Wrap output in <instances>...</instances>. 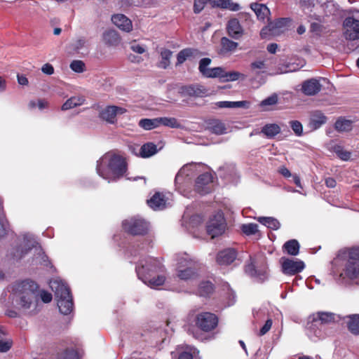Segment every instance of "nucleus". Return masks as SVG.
I'll list each match as a JSON object with an SVG mask.
<instances>
[{
  "mask_svg": "<svg viewBox=\"0 0 359 359\" xmlns=\"http://www.w3.org/2000/svg\"><path fill=\"white\" fill-rule=\"evenodd\" d=\"M332 264L342 279L357 278L359 276V247L339 250Z\"/></svg>",
  "mask_w": 359,
  "mask_h": 359,
  "instance_id": "nucleus-1",
  "label": "nucleus"
},
{
  "mask_svg": "<svg viewBox=\"0 0 359 359\" xmlns=\"http://www.w3.org/2000/svg\"><path fill=\"white\" fill-rule=\"evenodd\" d=\"M39 285L29 279L16 281L11 285L13 299L24 309H29L37 302Z\"/></svg>",
  "mask_w": 359,
  "mask_h": 359,
  "instance_id": "nucleus-2",
  "label": "nucleus"
},
{
  "mask_svg": "<svg viewBox=\"0 0 359 359\" xmlns=\"http://www.w3.org/2000/svg\"><path fill=\"white\" fill-rule=\"evenodd\" d=\"M188 320L204 332L212 331L218 325L217 316L211 312H201L194 315V312L191 311L188 315Z\"/></svg>",
  "mask_w": 359,
  "mask_h": 359,
  "instance_id": "nucleus-3",
  "label": "nucleus"
},
{
  "mask_svg": "<svg viewBox=\"0 0 359 359\" xmlns=\"http://www.w3.org/2000/svg\"><path fill=\"white\" fill-rule=\"evenodd\" d=\"M55 295L58 298L57 306L61 313L69 314L74 307L72 296L69 287L64 283H57Z\"/></svg>",
  "mask_w": 359,
  "mask_h": 359,
  "instance_id": "nucleus-4",
  "label": "nucleus"
},
{
  "mask_svg": "<svg viewBox=\"0 0 359 359\" xmlns=\"http://www.w3.org/2000/svg\"><path fill=\"white\" fill-rule=\"evenodd\" d=\"M335 321V315L331 312H318L309 327L310 331L318 338L323 337L324 326Z\"/></svg>",
  "mask_w": 359,
  "mask_h": 359,
  "instance_id": "nucleus-5",
  "label": "nucleus"
},
{
  "mask_svg": "<svg viewBox=\"0 0 359 359\" xmlns=\"http://www.w3.org/2000/svg\"><path fill=\"white\" fill-rule=\"evenodd\" d=\"M125 232L133 236H144L148 233L149 223L142 218L131 217L122 222Z\"/></svg>",
  "mask_w": 359,
  "mask_h": 359,
  "instance_id": "nucleus-6",
  "label": "nucleus"
},
{
  "mask_svg": "<svg viewBox=\"0 0 359 359\" xmlns=\"http://www.w3.org/2000/svg\"><path fill=\"white\" fill-rule=\"evenodd\" d=\"M226 223L222 212H217L210 218L206 225L208 235L214 238L224 233Z\"/></svg>",
  "mask_w": 359,
  "mask_h": 359,
  "instance_id": "nucleus-7",
  "label": "nucleus"
},
{
  "mask_svg": "<svg viewBox=\"0 0 359 359\" xmlns=\"http://www.w3.org/2000/svg\"><path fill=\"white\" fill-rule=\"evenodd\" d=\"M358 16L355 18L353 16H348L343 22V35L346 40L355 41L359 39V12Z\"/></svg>",
  "mask_w": 359,
  "mask_h": 359,
  "instance_id": "nucleus-8",
  "label": "nucleus"
},
{
  "mask_svg": "<svg viewBox=\"0 0 359 359\" xmlns=\"http://www.w3.org/2000/svg\"><path fill=\"white\" fill-rule=\"evenodd\" d=\"M213 179L212 174L208 172L198 175L195 180V191L201 195H205L210 193L213 189Z\"/></svg>",
  "mask_w": 359,
  "mask_h": 359,
  "instance_id": "nucleus-9",
  "label": "nucleus"
},
{
  "mask_svg": "<svg viewBox=\"0 0 359 359\" xmlns=\"http://www.w3.org/2000/svg\"><path fill=\"white\" fill-rule=\"evenodd\" d=\"M210 63L211 59L208 57L202 58L199 62V72L206 78H219L222 79L224 69L221 67L208 68Z\"/></svg>",
  "mask_w": 359,
  "mask_h": 359,
  "instance_id": "nucleus-10",
  "label": "nucleus"
},
{
  "mask_svg": "<svg viewBox=\"0 0 359 359\" xmlns=\"http://www.w3.org/2000/svg\"><path fill=\"white\" fill-rule=\"evenodd\" d=\"M282 271L287 276H294L305 267L304 262L299 259H292L289 258L281 259Z\"/></svg>",
  "mask_w": 359,
  "mask_h": 359,
  "instance_id": "nucleus-11",
  "label": "nucleus"
},
{
  "mask_svg": "<svg viewBox=\"0 0 359 359\" xmlns=\"http://www.w3.org/2000/svg\"><path fill=\"white\" fill-rule=\"evenodd\" d=\"M126 111V109L114 106V105H109L106 107L104 109H102L99 111V118L102 119V121H104L109 123L113 124L116 121V115L117 114H123Z\"/></svg>",
  "mask_w": 359,
  "mask_h": 359,
  "instance_id": "nucleus-12",
  "label": "nucleus"
},
{
  "mask_svg": "<svg viewBox=\"0 0 359 359\" xmlns=\"http://www.w3.org/2000/svg\"><path fill=\"white\" fill-rule=\"evenodd\" d=\"M108 167L116 177H120L126 172L127 163L121 156L114 155L109 161Z\"/></svg>",
  "mask_w": 359,
  "mask_h": 359,
  "instance_id": "nucleus-13",
  "label": "nucleus"
},
{
  "mask_svg": "<svg viewBox=\"0 0 359 359\" xmlns=\"http://www.w3.org/2000/svg\"><path fill=\"white\" fill-rule=\"evenodd\" d=\"M180 93L182 97H203L208 95V90L203 86L191 84L182 86Z\"/></svg>",
  "mask_w": 359,
  "mask_h": 359,
  "instance_id": "nucleus-14",
  "label": "nucleus"
},
{
  "mask_svg": "<svg viewBox=\"0 0 359 359\" xmlns=\"http://www.w3.org/2000/svg\"><path fill=\"white\" fill-rule=\"evenodd\" d=\"M238 252L234 248H226L217 254L216 262L220 266H228L236 259Z\"/></svg>",
  "mask_w": 359,
  "mask_h": 359,
  "instance_id": "nucleus-15",
  "label": "nucleus"
},
{
  "mask_svg": "<svg viewBox=\"0 0 359 359\" xmlns=\"http://www.w3.org/2000/svg\"><path fill=\"white\" fill-rule=\"evenodd\" d=\"M322 85L317 79H309L302 84V92L308 96L316 95L321 90Z\"/></svg>",
  "mask_w": 359,
  "mask_h": 359,
  "instance_id": "nucleus-16",
  "label": "nucleus"
},
{
  "mask_svg": "<svg viewBox=\"0 0 359 359\" xmlns=\"http://www.w3.org/2000/svg\"><path fill=\"white\" fill-rule=\"evenodd\" d=\"M227 33L234 39H240L243 34V29L236 18L230 19L226 25Z\"/></svg>",
  "mask_w": 359,
  "mask_h": 359,
  "instance_id": "nucleus-17",
  "label": "nucleus"
},
{
  "mask_svg": "<svg viewBox=\"0 0 359 359\" xmlns=\"http://www.w3.org/2000/svg\"><path fill=\"white\" fill-rule=\"evenodd\" d=\"M111 21L116 27L123 31L128 32L132 30L133 25L131 20L123 14H115L112 15Z\"/></svg>",
  "mask_w": 359,
  "mask_h": 359,
  "instance_id": "nucleus-18",
  "label": "nucleus"
},
{
  "mask_svg": "<svg viewBox=\"0 0 359 359\" xmlns=\"http://www.w3.org/2000/svg\"><path fill=\"white\" fill-rule=\"evenodd\" d=\"M250 8L255 13L258 20L264 22L265 19L269 21V8L266 4L257 2L250 4Z\"/></svg>",
  "mask_w": 359,
  "mask_h": 359,
  "instance_id": "nucleus-19",
  "label": "nucleus"
},
{
  "mask_svg": "<svg viewBox=\"0 0 359 359\" xmlns=\"http://www.w3.org/2000/svg\"><path fill=\"white\" fill-rule=\"evenodd\" d=\"M142 270L143 272H162L164 270V266L158 259L149 257L142 265Z\"/></svg>",
  "mask_w": 359,
  "mask_h": 359,
  "instance_id": "nucleus-20",
  "label": "nucleus"
},
{
  "mask_svg": "<svg viewBox=\"0 0 359 359\" xmlns=\"http://www.w3.org/2000/svg\"><path fill=\"white\" fill-rule=\"evenodd\" d=\"M147 204L154 210H163L165 208V196L163 193L156 192L150 199L147 200Z\"/></svg>",
  "mask_w": 359,
  "mask_h": 359,
  "instance_id": "nucleus-21",
  "label": "nucleus"
},
{
  "mask_svg": "<svg viewBox=\"0 0 359 359\" xmlns=\"http://www.w3.org/2000/svg\"><path fill=\"white\" fill-rule=\"evenodd\" d=\"M208 4L212 7H218L222 8L229 9L232 11H237L240 9L238 4L233 2L232 0H208Z\"/></svg>",
  "mask_w": 359,
  "mask_h": 359,
  "instance_id": "nucleus-22",
  "label": "nucleus"
},
{
  "mask_svg": "<svg viewBox=\"0 0 359 359\" xmlns=\"http://www.w3.org/2000/svg\"><path fill=\"white\" fill-rule=\"evenodd\" d=\"M215 285L210 280L201 281L197 289L196 294L203 297H209L215 292Z\"/></svg>",
  "mask_w": 359,
  "mask_h": 359,
  "instance_id": "nucleus-23",
  "label": "nucleus"
},
{
  "mask_svg": "<svg viewBox=\"0 0 359 359\" xmlns=\"http://www.w3.org/2000/svg\"><path fill=\"white\" fill-rule=\"evenodd\" d=\"M327 121V117L320 111H314L310 118L309 127L312 130H316L320 128Z\"/></svg>",
  "mask_w": 359,
  "mask_h": 359,
  "instance_id": "nucleus-24",
  "label": "nucleus"
},
{
  "mask_svg": "<svg viewBox=\"0 0 359 359\" xmlns=\"http://www.w3.org/2000/svg\"><path fill=\"white\" fill-rule=\"evenodd\" d=\"M245 271L250 276L257 278L260 281H264L267 278L266 270L257 269L253 262L245 266Z\"/></svg>",
  "mask_w": 359,
  "mask_h": 359,
  "instance_id": "nucleus-25",
  "label": "nucleus"
},
{
  "mask_svg": "<svg viewBox=\"0 0 359 359\" xmlns=\"http://www.w3.org/2000/svg\"><path fill=\"white\" fill-rule=\"evenodd\" d=\"M55 359H79V353L72 347L60 349L55 355Z\"/></svg>",
  "mask_w": 359,
  "mask_h": 359,
  "instance_id": "nucleus-26",
  "label": "nucleus"
},
{
  "mask_svg": "<svg viewBox=\"0 0 359 359\" xmlns=\"http://www.w3.org/2000/svg\"><path fill=\"white\" fill-rule=\"evenodd\" d=\"M219 53L224 55L234 51L237 48L238 43L224 36L221 39Z\"/></svg>",
  "mask_w": 359,
  "mask_h": 359,
  "instance_id": "nucleus-27",
  "label": "nucleus"
},
{
  "mask_svg": "<svg viewBox=\"0 0 359 359\" xmlns=\"http://www.w3.org/2000/svg\"><path fill=\"white\" fill-rule=\"evenodd\" d=\"M208 129L213 134L222 135L226 133L225 124L218 119L210 121L208 124Z\"/></svg>",
  "mask_w": 359,
  "mask_h": 359,
  "instance_id": "nucleus-28",
  "label": "nucleus"
},
{
  "mask_svg": "<svg viewBox=\"0 0 359 359\" xmlns=\"http://www.w3.org/2000/svg\"><path fill=\"white\" fill-rule=\"evenodd\" d=\"M86 99L83 96H73L69 98L62 105V110L66 111L84 104Z\"/></svg>",
  "mask_w": 359,
  "mask_h": 359,
  "instance_id": "nucleus-29",
  "label": "nucleus"
},
{
  "mask_svg": "<svg viewBox=\"0 0 359 359\" xmlns=\"http://www.w3.org/2000/svg\"><path fill=\"white\" fill-rule=\"evenodd\" d=\"M177 276L181 280H190L197 276V273L194 269L191 266H187L185 269H182L179 266L177 269Z\"/></svg>",
  "mask_w": 359,
  "mask_h": 359,
  "instance_id": "nucleus-30",
  "label": "nucleus"
},
{
  "mask_svg": "<svg viewBox=\"0 0 359 359\" xmlns=\"http://www.w3.org/2000/svg\"><path fill=\"white\" fill-rule=\"evenodd\" d=\"M198 50L194 48H184L180 50L177 55L176 65H180L184 63L188 58L194 57Z\"/></svg>",
  "mask_w": 359,
  "mask_h": 359,
  "instance_id": "nucleus-31",
  "label": "nucleus"
},
{
  "mask_svg": "<svg viewBox=\"0 0 359 359\" xmlns=\"http://www.w3.org/2000/svg\"><path fill=\"white\" fill-rule=\"evenodd\" d=\"M103 40L109 46H116L120 42V37L117 32L109 29L104 32Z\"/></svg>",
  "mask_w": 359,
  "mask_h": 359,
  "instance_id": "nucleus-32",
  "label": "nucleus"
},
{
  "mask_svg": "<svg viewBox=\"0 0 359 359\" xmlns=\"http://www.w3.org/2000/svg\"><path fill=\"white\" fill-rule=\"evenodd\" d=\"M348 321L347 327L348 330L354 335H359V314H353L347 316Z\"/></svg>",
  "mask_w": 359,
  "mask_h": 359,
  "instance_id": "nucleus-33",
  "label": "nucleus"
},
{
  "mask_svg": "<svg viewBox=\"0 0 359 359\" xmlns=\"http://www.w3.org/2000/svg\"><path fill=\"white\" fill-rule=\"evenodd\" d=\"M157 147L153 142L144 144L140 148V156L142 158H149L157 152Z\"/></svg>",
  "mask_w": 359,
  "mask_h": 359,
  "instance_id": "nucleus-34",
  "label": "nucleus"
},
{
  "mask_svg": "<svg viewBox=\"0 0 359 359\" xmlns=\"http://www.w3.org/2000/svg\"><path fill=\"white\" fill-rule=\"evenodd\" d=\"M283 249L288 255L296 256L299 252V244L297 240L292 239L283 245Z\"/></svg>",
  "mask_w": 359,
  "mask_h": 359,
  "instance_id": "nucleus-35",
  "label": "nucleus"
},
{
  "mask_svg": "<svg viewBox=\"0 0 359 359\" xmlns=\"http://www.w3.org/2000/svg\"><path fill=\"white\" fill-rule=\"evenodd\" d=\"M290 22L291 19L289 18H281L273 21L271 20V34L275 29H285Z\"/></svg>",
  "mask_w": 359,
  "mask_h": 359,
  "instance_id": "nucleus-36",
  "label": "nucleus"
},
{
  "mask_svg": "<svg viewBox=\"0 0 359 359\" xmlns=\"http://www.w3.org/2000/svg\"><path fill=\"white\" fill-rule=\"evenodd\" d=\"M139 126L144 130H149L159 126L158 118H142L139 121Z\"/></svg>",
  "mask_w": 359,
  "mask_h": 359,
  "instance_id": "nucleus-37",
  "label": "nucleus"
},
{
  "mask_svg": "<svg viewBox=\"0 0 359 359\" xmlns=\"http://www.w3.org/2000/svg\"><path fill=\"white\" fill-rule=\"evenodd\" d=\"M334 127L338 131H349L352 128V121L344 118H340L335 122Z\"/></svg>",
  "mask_w": 359,
  "mask_h": 359,
  "instance_id": "nucleus-38",
  "label": "nucleus"
},
{
  "mask_svg": "<svg viewBox=\"0 0 359 359\" xmlns=\"http://www.w3.org/2000/svg\"><path fill=\"white\" fill-rule=\"evenodd\" d=\"M172 52L166 48H162L161 50V61L160 62L159 67L163 69H166L170 64V58L172 57Z\"/></svg>",
  "mask_w": 359,
  "mask_h": 359,
  "instance_id": "nucleus-39",
  "label": "nucleus"
},
{
  "mask_svg": "<svg viewBox=\"0 0 359 359\" xmlns=\"http://www.w3.org/2000/svg\"><path fill=\"white\" fill-rule=\"evenodd\" d=\"M158 120L159 126L163 125L172 128H178L180 126V124L175 118L160 117Z\"/></svg>",
  "mask_w": 359,
  "mask_h": 359,
  "instance_id": "nucleus-40",
  "label": "nucleus"
},
{
  "mask_svg": "<svg viewBox=\"0 0 359 359\" xmlns=\"http://www.w3.org/2000/svg\"><path fill=\"white\" fill-rule=\"evenodd\" d=\"M165 281V277L163 275H158L156 277L151 278H146V280H144V282L147 283L151 287L161 286L164 284Z\"/></svg>",
  "mask_w": 359,
  "mask_h": 359,
  "instance_id": "nucleus-41",
  "label": "nucleus"
},
{
  "mask_svg": "<svg viewBox=\"0 0 359 359\" xmlns=\"http://www.w3.org/2000/svg\"><path fill=\"white\" fill-rule=\"evenodd\" d=\"M258 225L253 223L243 224L241 227L243 233L247 236L254 235L258 231Z\"/></svg>",
  "mask_w": 359,
  "mask_h": 359,
  "instance_id": "nucleus-42",
  "label": "nucleus"
},
{
  "mask_svg": "<svg viewBox=\"0 0 359 359\" xmlns=\"http://www.w3.org/2000/svg\"><path fill=\"white\" fill-rule=\"evenodd\" d=\"M334 151L336 153L337 156L343 161L349 160L351 158V152L344 150L343 147H341L340 145L334 146Z\"/></svg>",
  "mask_w": 359,
  "mask_h": 359,
  "instance_id": "nucleus-43",
  "label": "nucleus"
},
{
  "mask_svg": "<svg viewBox=\"0 0 359 359\" xmlns=\"http://www.w3.org/2000/svg\"><path fill=\"white\" fill-rule=\"evenodd\" d=\"M244 77V75L238 72H226L223 74L222 80L224 81H234L240 79V77Z\"/></svg>",
  "mask_w": 359,
  "mask_h": 359,
  "instance_id": "nucleus-44",
  "label": "nucleus"
},
{
  "mask_svg": "<svg viewBox=\"0 0 359 359\" xmlns=\"http://www.w3.org/2000/svg\"><path fill=\"white\" fill-rule=\"evenodd\" d=\"M69 67L72 71L77 73H82L86 70V65L82 60H73Z\"/></svg>",
  "mask_w": 359,
  "mask_h": 359,
  "instance_id": "nucleus-45",
  "label": "nucleus"
},
{
  "mask_svg": "<svg viewBox=\"0 0 359 359\" xmlns=\"http://www.w3.org/2000/svg\"><path fill=\"white\" fill-rule=\"evenodd\" d=\"M290 126L297 136H302L303 134V126L299 121H291Z\"/></svg>",
  "mask_w": 359,
  "mask_h": 359,
  "instance_id": "nucleus-46",
  "label": "nucleus"
},
{
  "mask_svg": "<svg viewBox=\"0 0 359 359\" xmlns=\"http://www.w3.org/2000/svg\"><path fill=\"white\" fill-rule=\"evenodd\" d=\"M13 346L11 339L1 340L0 339V353L8 352Z\"/></svg>",
  "mask_w": 359,
  "mask_h": 359,
  "instance_id": "nucleus-47",
  "label": "nucleus"
},
{
  "mask_svg": "<svg viewBox=\"0 0 359 359\" xmlns=\"http://www.w3.org/2000/svg\"><path fill=\"white\" fill-rule=\"evenodd\" d=\"M208 3V0H194V12L195 13H199Z\"/></svg>",
  "mask_w": 359,
  "mask_h": 359,
  "instance_id": "nucleus-48",
  "label": "nucleus"
},
{
  "mask_svg": "<svg viewBox=\"0 0 359 359\" xmlns=\"http://www.w3.org/2000/svg\"><path fill=\"white\" fill-rule=\"evenodd\" d=\"M130 49L135 53L142 54L145 52V48L143 46L137 43L135 41L130 43Z\"/></svg>",
  "mask_w": 359,
  "mask_h": 359,
  "instance_id": "nucleus-49",
  "label": "nucleus"
},
{
  "mask_svg": "<svg viewBox=\"0 0 359 359\" xmlns=\"http://www.w3.org/2000/svg\"><path fill=\"white\" fill-rule=\"evenodd\" d=\"M40 297L42 302L46 304L50 302L53 299L52 294L46 290L41 291Z\"/></svg>",
  "mask_w": 359,
  "mask_h": 359,
  "instance_id": "nucleus-50",
  "label": "nucleus"
},
{
  "mask_svg": "<svg viewBox=\"0 0 359 359\" xmlns=\"http://www.w3.org/2000/svg\"><path fill=\"white\" fill-rule=\"evenodd\" d=\"M41 71L45 74L52 75L54 74V67L51 64L46 63L42 66Z\"/></svg>",
  "mask_w": 359,
  "mask_h": 359,
  "instance_id": "nucleus-51",
  "label": "nucleus"
},
{
  "mask_svg": "<svg viewBox=\"0 0 359 359\" xmlns=\"http://www.w3.org/2000/svg\"><path fill=\"white\" fill-rule=\"evenodd\" d=\"M86 43L84 39H79L72 46L74 50L78 52Z\"/></svg>",
  "mask_w": 359,
  "mask_h": 359,
  "instance_id": "nucleus-52",
  "label": "nucleus"
},
{
  "mask_svg": "<svg viewBox=\"0 0 359 359\" xmlns=\"http://www.w3.org/2000/svg\"><path fill=\"white\" fill-rule=\"evenodd\" d=\"M323 25L318 22H312L310 26V31L311 32L320 33L323 31Z\"/></svg>",
  "mask_w": 359,
  "mask_h": 359,
  "instance_id": "nucleus-53",
  "label": "nucleus"
},
{
  "mask_svg": "<svg viewBox=\"0 0 359 359\" xmlns=\"http://www.w3.org/2000/svg\"><path fill=\"white\" fill-rule=\"evenodd\" d=\"M238 17L240 20H245L248 25H250L252 22V16L249 13L241 12L238 14Z\"/></svg>",
  "mask_w": 359,
  "mask_h": 359,
  "instance_id": "nucleus-54",
  "label": "nucleus"
},
{
  "mask_svg": "<svg viewBox=\"0 0 359 359\" xmlns=\"http://www.w3.org/2000/svg\"><path fill=\"white\" fill-rule=\"evenodd\" d=\"M250 102L248 101H238V102H232L233 108L236 107H243L248 109L250 107Z\"/></svg>",
  "mask_w": 359,
  "mask_h": 359,
  "instance_id": "nucleus-55",
  "label": "nucleus"
},
{
  "mask_svg": "<svg viewBox=\"0 0 359 359\" xmlns=\"http://www.w3.org/2000/svg\"><path fill=\"white\" fill-rule=\"evenodd\" d=\"M97 172L100 176L103 177L104 179H108L107 175L105 173L104 168L102 167V163L97 161V167H96Z\"/></svg>",
  "mask_w": 359,
  "mask_h": 359,
  "instance_id": "nucleus-56",
  "label": "nucleus"
},
{
  "mask_svg": "<svg viewBox=\"0 0 359 359\" xmlns=\"http://www.w3.org/2000/svg\"><path fill=\"white\" fill-rule=\"evenodd\" d=\"M215 105L218 108H233L232 102L230 101H219Z\"/></svg>",
  "mask_w": 359,
  "mask_h": 359,
  "instance_id": "nucleus-57",
  "label": "nucleus"
},
{
  "mask_svg": "<svg viewBox=\"0 0 359 359\" xmlns=\"http://www.w3.org/2000/svg\"><path fill=\"white\" fill-rule=\"evenodd\" d=\"M278 172L285 178H288L292 176L290 171L285 166L280 167Z\"/></svg>",
  "mask_w": 359,
  "mask_h": 359,
  "instance_id": "nucleus-58",
  "label": "nucleus"
},
{
  "mask_svg": "<svg viewBox=\"0 0 359 359\" xmlns=\"http://www.w3.org/2000/svg\"><path fill=\"white\" fill-rule=\"evenodd\" d=\"M280 132V128L278 125L271 123V138L278 135Z\"/></svg>",
  "mask_w": 359,
  "mask_h": 359,
  "instance_id": "nucleus-59",
  "label": "nucleus"
},
{
  "mask_svg": "<svg viewBox=\"0 0 359 359\" xmlns=\"http://www.w3.org/2000/svg\"><path fill=\"white\" fill-rule=\"evenodd\" d=\"M264 134L267 138L269 137V124H266L262 129L260 132H258L257 130H255L251 135L252 134Z\"/></svg>",
  "mask_w": 359,
  "mask_h": 359,
  "instance_id": "nucleus-60",
  "label": "nucleus"
},
{
  "mask_svg": "<svg viewBox=\"0 0 359 359\" xmlns=\"http://www.w3.org/2000/svg\"><path fill=\"white\" fill-rule=\"evenodd\" d=\"M269 331V319H267L264 326L259 330L258 335L262 336Z\"/></svg>",
  "mask_w": 359,
  "mask_h": 359,
  "instance_id": "nucleus-61",
  "label": "nucleus"
},
{
  "mask_svg": "<svg viewBox=\"0 0 359 359\" xmlns=\"http://www.w3.org/2000/svg\"><path fill=\"white\" fill-rule=\"evenodd\" d=\"M269 36V25L264 26L260 32V36L262 39H266Z\"/></svg>",
  "mask_w": 359,
  "mask_h": 359,
  "instance_id": "nucleus-62",
  "label": "nucleus"
},
{
  "mask_svg": "<svg viewBox=\"0 0 359 359\" xmlns=\"http://www.w3.org/2000/svg\"><path fill=\"white\" fill-rule=\"evenodd\" d=\"M280 226L279 221L271 217V230H278Z\"/></svg>",
  "mask_w": 359,
  "mask_h": 359,
  "instance_id": "nucleus-63",
  "label": "nucleus"
},
{
  "mask_svg": "<svg viewBox=\"0 0 359 359\" xmlns=\"http://www.w3.org/2000/svg\"><path fill=\"white\" fill-rule=\"evenodd\" d=\"M177 359H193V355L187 351H183L178 355Z\"/></svg>",
  "mask_w": 359,
  "mask_h": 359,
  "instance_id": "nucleus-64",
  "label": "nucleus"
}]
</instances>
